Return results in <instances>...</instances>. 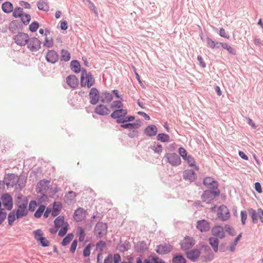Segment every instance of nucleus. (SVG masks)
Segmentation results:
<instances>
[{"label": "nucleus", "instance_id": "obj_33", "mask_svg": "<svg viewBox=\"0 0 263 263\" xmlns=\"http://www.w3.org/2000/svg\"><path fill=\"white\" fill-rule=\"evenodd\" d=\"M71 58V54L68 51L62 49L60 52V60L63 62H68Z\"/></svg>", "mask_w": 263, "mask_h": 263}, {"label": "nucleus", "instance_id": "obj_62", "mask_svg": "<svg viewBox=\"0 0 263 263\" xmlns=\"http://www.w3.org/2000/svg\"><path fill=\"white\" fill-rule=\"evenodd\" d=\"M218 186H219V183H218V181L216 180V183H215V184L214 183H210V184L208 185V186H206V187L210 189L209 190H219Z\"/></svg>", "mask_w": 263, "mask_h": 263}, {"label": "nucleus", "instance_id": "obj_14", "mask_svg": "<svg viewBox=\"0 0 263 263\" xmlns=\"http://www.w3.org/2000/svg\"><path fill=\"white\" fill-rule=\"evenodd\" d=\"M195 245V241L192 237L185 236L181 242V249L183 251H187Z\"/></svg>", "mask_w": 263, "mask_h": 263}, {"label": "nucleus", "instance_id": "obj_49", "mask_svg": "<svg viewBox=\"0 0 263 263\" xmlns=\"http://www.w3.org/2000/svg\"><path fill=\"white\" fill-rule=\"evenodd\" d=\"M211 183H216V180L211 177H206L203 179V184L204 186H208Z\"/></svg>", "mask_w": 263, "mask_h": 263}, {"label": "nucleus", "instance_id": "obj_26", "mask_svg": "<svg viewBox=\"0 0 263 263\" xmlns=\"http://www.w3.org/2000/svg\"><path fill=\"white\" fill-rule=\"evenodd\" d=\"M135 250L137 253H144L148 250V246L144 241H139L135 245Z\"/></svg>", "mask_w": 263, "mask_h": 263}, {"label": "nucleus", "instance_id": "obj_21", "mask_svg": "<svg viewBox=\"0 0 263 263\" xmlns=\"http://www.w3.org/2000/svg\"><path fill=\"white\" fill-rule=\"evenodd\" d=\"M197 228L201 232H205L210 229V223L204 219L198 220L197 222Z\"/></svg>", "mask_w": 263, "mask_h": 263}, {"label": "nucleus", "instance_id": "obj_35", "mask_svg": "<svg viewBox=\"0 0 263 263\" xmlns=\"http://www.w3.org/2000/svg\"><path fill=\"white\" fill-rule=\"evenodd\" d=\"M172 263H186V260L181 254H175L172 258Z\"/></svg>", "mask_w": 263, "mask_h": 263}, {"label": "nucleus", "instance_id": "obj_6", "mask_svg": "<svg viewBox=\"0 0 263 263\" xmlns=\"http://www.w3.org/2000/svg\"><path fill=\"white\" fill-rule=\"evenodd\" d=\"M95 235L98 238H101L107 232V225L103 222H98L95 228Z\"/></svg>", "mask_w": 263, "mask_h": 263}, {"label": "nucleus", "instance_id": "obj_53", "mask_svg": "<svg viewBox=\"0 0 263 263\" xmlns=\"http://www.w3.org/2000/svg\"><path fill=\"white\" fill-rule=\"evenodd\" d=\"M43 45L47 48H51L53 45V41L52 38L50 40L48 37H46L43 43Z\"/></svg>", "mask_w": 263, "mask_h": 263}, {"label": "nucleus", "instance_id": "obj_4", "mask_svg": "<svg viewBox=\"0 0 263 263\" xmlns=\"http://www.w3.org/2000/svg\"><path fill=\"white\" fill-rule=\"evenodd\" d=\"M166 161L173 166H177L181 163V160L179 155L173 153H166L164 156Z\"/></svg>", "mask_w": 263, "mask_h": 263}, {"label": "nucleus", "instance_id": "obj_57", "mask_svg": "<svg viewBox=\"0 0 263 263\" xmlns=\"http://www.w3.org/2000/svg\"><path fill=\"white\" fill-rule=\"evenodd\" d=\"M11 26H15L19 30H22V24L18 20H13L11 23Z\"/></svg>", "mask_w": 263, "mask_h": 263}, {"label": "nucleus", "instance_id": "obj_24", "mask_svg": "<svg viewBox=\"0 0 263 263\" xmlns=\"http://www.w3.org/2000/svg\"><path fill=\"white\" fill-rule=\"evenodd\" d=\"M112 99V94L107 91H102L100 94V101L103 103H109Z\"/></svg>", "mask_w": 263, "mask_h": 263}, {"label": "nucleus", "instance_id": "obj_63", "mask_svg": "<svg viewBox=\"0 0 263 263\" xmlns=\"http://www.w3.org/2000/svg\"><path fill=\"white\" fill-rule=\"evenodd\" d=\"M114 261L113 256L111 254H109L105 258L103 263H112Z\"/></svg>", "mask_w": 263, "mask_h": 263}, {"label": "nucleus", "instance_id": "obj_39", "mask_svg": "<svg viewBox=\"0 0 263 263\" xmlns=\"http://www.w3.org/2000/svg\"><path fill=\"white\" fill-rule=\"evenodd\" d=\"M220 46L226 49L230 54L232 55L236 54V50L231 47L228 44L226 43H221Z\"/></svg>", "mask_w": 263, "mask_h": 263}, {"label": "nucleus", "instance_id": "obj_41", "mask_svg": "<svg viewBox=\"0 0 263 263\" xmlns=\"http://www.w3.org/2000/svg\"><path fill=\"white\" fill-rule=\"evenodd\" d=\"M12 15L15 18L22 17L24 15L23 8L19 7H16L13 11Z\"/></svg>", "mask_w": 263, "mask_h": 263}, {"label": "nucleus", "instance_id": "obj_17", "mask_svg": "<svg viewBox=\"0 0 263 263\" xmlns=\"http://www.w3.org/2000/svg\"><path fill=\"white\" fill-rule=\"evenodd\" d=\"M185 254L187 258L193 262H195L200 255V251L197 249H194L191 251H186Z\"/></svg>", "mask_w": 263, "mask_h": 263}, {"label": "nucleus", "instance_id": "obj_36", "mask_svg": "<svg viewBox=\"0 0 263 263\" xmlns=\"http://www.w3.org/2000/svg\"><path fill=\"white\" fill-rule=\"evenodd\" d=\"M206 41L208 45L212 49H214V48L218 49L220 47L221 43H219L218 42L214 41L209 37H207L206 38Z\"/></svg>", "mask_w": 263, "mask_h": 263}, {"label": "nucleus", "instance_id": "obj_9", "mask_svg": "<svg viewBox=\"0 0 263 263\" xmlns=\"http://www.w3.org/2000/svg\"><path fill=\"white\" fill-rule=\"evenodd\" d=\"M41 41L35 37L28 38L27 48L32 52L38 51L41 48Z\"/></svg>", "mask_w": 263, "mask_h": 263}, {"label": "nucleus", "instance_id": "obj_12", "mask_svg": "<svg viewBox=\"0 0 263 263\" xmlns=\"http://www.w3.org/2000/svg\"><path fill=\"white\" fill-rule=\"evenodd\" d=\"M173 249V246L169 243H164L156 246V251L160 255H164L170 253Z\"/></svg>", "mask_w": 263, "mask_h": 263}, {"label": "nucleus", "instance_id": "obj_28", "mask_svg": "<svg viewBox=\"0 0 263 263\" xmlns=\"http://www.w3.org/2000/svg\"><path fill=\"white\" fill-rule=\"evenodd\" d=\"M127 111L126 109H123L122 108L119 109L114 110L110 115V117L113 119L119 117H125L127 115Z\"/></svg>", "mask_w": 263, "mask_h": 263}, {"label": "nucleus", "instance_id": "obj_32", "mask_svg": "<svg viewBox=\"0 0 263 263\" xmlns=\"http://www.w3.org/2000/svg\"><path fill=\"white\" fill-rule=\"evenodd\" d=\"M2 9L5 13H9L13 11V4L10 2H6L2 4Z\"/></svg>", "mask_w": 263, "mask_h": 263}, {"label": "nucleus", "instance_id": "obj_7", "mask_svg": "<svg viewBox=\"0 0 263 263\" xmlns=\"http://www.w3.org/2000/svg\"><path fill=\"white\" fill-rule=\"evenodd\" d=\"M248 212L253 223H257L258 219L263 223V210L261 208L258 209L257 211L251 208L249 209Z\"/></svg>", "mask_w": 263, "mask_h": 263}, {"label": "nucleus", "instance_id": "obj_5", "mask_svg": "<svg viewBox=\"0 0 263 263\" xmlns=\"http://www.w3.org/2000/svg\"><path fill=\"white\" fill-rule=\"evenodd\" d=\"M95 84V79L92 73L89 72L86 76H83L80 78V85L81 87L87 86V88H90Z\"/></svg>", "mask_w": 263, "mask_h": 263}, {"label": "nucleus", "instance_id": "obj_2", "mask_svg": "<svg viewBox=\"0 0 263 263\" xmlns=\"http://www.w3.org/2000/svg\"><path fill=\"white\" fill-rule=\"evenodd\" d=\"M179 155L182 159L186 162L190 166H194L196 171L199 170V167L195 165V160L193 157L191 155H187V153L183 147H180L178 149Z\"/></svg>", "mask_w": 263, "mask_h": 263}, {"label": "nucleus", "instance_id": "obj_31", "mask_svg": "<svg viewBox=\"0 0 263 263\" xmlns=\"http://www.w3.org/2000/svg\"><path fill=\"white\" fill-rule=\"evenodd\" d=\"M28 201L26 198H24L21 201H16L15 204L19 210L28 211L27 209Z\"/></svg>", "mask_w": 263, "mask_h": 263}, {"label": "nucleus", "instance_id": "obj_55", "mask_svg": "<svg viewBox=\"0 0 263 263\" xmlns=\"http://www.w3.org/2000/svg\"><path fill=\"white\" fill-rule=\"evenodd\" d=\"M106 245L105 242L102 240H100L96 244V250H99L100 251H103V248L105 247Z\"/></svg>", "mask_w": 263, "mask_h": 263}, {"label": "nucleus", "instance_id": "obj_58", "mask_svg": "<svg viewBox=\"0 0 263 263\" xmlns=\"http://www.w3.org/2000/svg\"><path fill=\"white\" fill-rule=\"evenodd\" d=\"M77 245H78V240L77 239L73 240L71 244V246H70V250H69L70 252L71 253H74L75 252Z\"/></svg>", "mask_w": 263, "mask_h": 263}, {"label": "nucleus", "instance_id": "obj_16", "mask_svg": "<svg viewBox=\"0 0 263 263\" xmlns=\"http://www.w3.org/2000/svg\"><path fill=\"white\" fill-rule=\"evenodd\" d=\"M45 59L47 62L54 64L58 61L59 55L54 50H48L45 56Z\"/></svg>", "mask_w": 263, "mask_h": 263}, {"label": "nucleus", "instance_id": "obj_46", "mask_svg": "<svg viewBox=\"0 0 263 263\" xmlns=\"http://www.w3.org/2000/svg\"><path fill=\"white\" fill-rule=\"evenodd\" d=\"M68 227H69V224H68V222H66V223H65V224L64 226H63V227L60 230L59 233H58L59 236H60L61 237L64 236L67 233Z\"/></svg>", "mask_w": 263, "mask_h": 263}, {"label": "nucleus", "instance_id": "obj_56", "mask_svg": "<svg viewBox=\"0 0 263 263\" xmlns=\"http://www.w3.org/2000/svg\"><path fill=\"white\" fill-rule=\"evenodd\" d=\"M82 1L85 3L88 7L91 10H96V6L90 0H82Z\"/></svg>", "mask_w": 263, "mask_h": 263}, {"label": "nucleus", "instance_id": "obj_42", "mask_svg": "<svg viewBox=\"0 0 263 263\" xmlns=\"http://www.w3.org/2000/svg\"><path fill=\"white\" fill-rule=\"evenodd\" d=\"M95 246V245L92 243L88 244L84 249L83 251V255L85 257H88L90 254L91 249Z\"/></svg>", "mask_w": 263, "mask_h": 263}, {"label": "nucleus", "instance_id": "obj_52", "mask_svg": "<svg viewBox=\"0 0 263 263\" xmlns=\"http://www.w3.org/2000/svg\"><path fill=\"white\" fill-rule=\"evenodd\" d=\"M39 27V23L37 22L34 21L31 23L29 25V29L32 32H35Z\"/></svg>", "mask_w": 263, "mask_h": 263}, {"label": "nucleus", "instance_id": "obj_48", "mask_svg": "<svg viewBox=\"0 0 263 263\" xmlns=\"http://www.w3.org/2000/svg\"><path fill=\"white\" fill-rule=\"evenodd\" d=\"M20 18L21 19L22 23L25 25H27L31 20L30 15L27 13H24V15H22Z\"/></svg>", "mask_w": 263, "mask_h": 263}, {"label": "nucleus", "instance_id": "obj_13", "mask_svg": "<svg viewBox=\"0 0 263 263\" xmlns=\"http://www.w3.org/2000/svg\"><path fill=\"white\" fill-rule=\"evenodd\" d=\"M3 206L6 210L10 211L13 208V200L11 195L8 193L3 194L1 197Z\"/></svg>", "mask_w": 263, "mask_h": 263}, {"label": "nucleus", "instance_id": "obj_19", "mask_svg": "<svg viewBox=\"0 0 263 263\" xmlns=\"http://www.w3.org/2000/svg\"><path fill=\"white\" fill-rule=\"evenodd\" d=\"M86 212L82 208H79L74 212L73 218L77 222H81L85 219Z\"/></svg>", "mask_w": 263, "mask_h": 263}, {"label": "nucleus", "instance_id": "obj_20", "mask_svg": "<svg viewBox=\"0 0 263 263\" xmlns=\"http://www.w3.org/2000/svg\"><path fill=\"white\" fill-rule=\"evenodd\" d=\"M183 178L185 180H187L192 182L196 179L197 175L192 170H186L183 173Z\"/></svg>", "mask_w": 263, "mask_h": 263}, {"label": "nucleus", "instance_id": "obj_11", "mask_svg": "<svg viewBox=\"0 0 263 263\" xmlns=\"http://www.w3.org/2000/svg\"><path fill=\"white\" fill-rule=\"evenodd\" d=\"M89 102L92 105L97 104L100 100V95L99 90L96 87L90 89L89 93Z\"/></svg>", "mask_w": 263, "mask_h": 263}, {"label": "nucleus", "instance_id": "obj_27", "mask_svg": "<svg viewBox=\"0 0 263 263\" xmlns=\"http://www.w3.org/2000/svg\"><path fill=\"white\" fill-rule=\"evenodd\" d=\"M212 234L220 238H222L225 236V233L222 227L220 226H216L212 229Z\"/></svg>", "mask_w": 263, "mask_h": 263}, {"label": "nucleus", "instance_id": "obj_50", "mask_svg": "<svg viewBox=\"0 0 263 263\" xmlns=\"http://www.w3.org/2000/svg\"><path fill=\"white\" fill-rule=\"evenodd\" d=\"M15 214L17 219H20L23 217L26 216L28 214V211L17 210L15 211Z\"/></svg>", "mask_w": 263, "mask_h": 263}, {"label": "nucleus", "instance_id": "obj_60", "mask_svg": "<svg viewBox=\"0 0 263 263\" xmlns=\"http://www.w3.org/2000/svg\"><path fill=\"white\" fill-rule=\"evenodd\" d=\"M226 231L231 236H234L235 235L234 229L229 224L225 225L224 227Z\"/></svg>", "mask_w": 263, "mask_h": 263}, {"label": "nucleus", "instance_id": "obj_64", "mask_svg": "<svg viewBox=\"0 0 263 263\" xmlns=\"http://www.w3.org/2000/svg\"><path fill=\"white\" fill-rule=\"evenodd\" d=\"M114 262L119 263L121 261V256L119 254L116 253L113 256Z\"/></svg>", "mask_w": 263, "mask_h": 263}, {"label": "nucleus", "instance_id": "obj_30", "mask_svg": "<svg viewBox=\"0 0 263 263\" xmlns=\"http://www.w3.org/2000/svg\"><path fill=\"white\" fill-rule=\"evenodd\" d=\"M70 67L71 69L76 73H78L81 71L80 63L78 60L71 61Z\"/></svg>", "mask_w": 263, "mask_h": 263}, {"label": "nucleus", "instance_id": "obj_18", "mask_svg": "<svg viewBox=\"0 0 263 263\" xmlns=\"http://www.w3.org/2000/svg\"><path fill=\"white\" fill-rule=\"evenodd\" d=\"M94 112L100 116H106L110 113V110L106 105L99 104L96 107Z\"/></svg>", "mask_w": 263, "mask_h": 263}, {"label": "nucleus", "instance_id": "obj_43", "mask_svg": "<svg viewBox=\"0 0 263 263\" xmlns=\"http://www.w3.org/2000/svg\"><path fill=\"white\" fill-rule=\"evenodd\" d=\"M46 206L44 204H41L40 205V206L38 208L37 210L35 211L34 216L36 218H40L42 215H43L45 210Z\"/></svg>", "mask_w": 263, "mask_h": 263}, {"label": "nucleus", "instance_id": "obj_15", "mask_svg": "<svg viewBox=\"0 0 263 263\" xmlns=\"http://www.w3.org/2000/svg\"><path fill=\"white\" fill-rule=\"evenodd\" d=\"M217 215L222 221L227 220L230 216L228 208L224 205H221L218 208Z\"/></svg>", "mask_w": 263, "mask_h": 263}, {"label": "nucleus", "instance_id": "obj_22", "mask_svg": "<svg viewBox=\"0 0 263 263\" xmlns=\"http://www.w3.org/2000/svg\"><path fill=\"white\" fill-rule=\"evenodd\" d=\"M67 84L72 88H76L79 85L78 79L74 75H69L66 78Z\"/></svg>", "mask_w": 263, "mask_h": 263}, {"label": "nucleus", "instance_id": "obj_8", "mask_svg": "<svg viewBox=\"0 0 263 263\" xmlns=\"http://www.w3.org/2000/svg\"><path fill=\"white\" fill-rule=\"evenodd\" d=\"M35 239L39 244L43 247H48L49 245V241L43 237V233L41 230L37 229L33 232Z\"/></svg>", "mask_w": 263, "mask_h": 263}, {"label": "nucleus", "instance_id": "obj_25", "mask_svg": "<svg viewBox=\"0 0 263 263\" xmlns=\"http://www.w3.org/2000/svg\"><path fill=\"white\" fill-rule=\"evenodd\" d=\"M141 125V121L140 119L137 120L135 123H128L125 124H122L120 126L124 128L129 129H137Z\"/></svg>", "mask_w": 263, "mask_h": 263}, {"label": "nucleus", "instance_id": "obj_34", "mask_svg": "<svg viewBox=\"0 0 263 263\" xmlns=\"http://www.w3.org/2000/svg\"><path fill=\"white\" fill-rule=\"evenodd\" d=\"M210 245L212 247L214 251L217 252L218 250L219 240L216 237H210L209 238Z\"/></svg>", "mask_w": 263, "mask_h": 263}, {"label": "nucleus", "instance_id": "obj_59", "mask_svg": "<svg viewBox=\"0 0 263 263\" xmlns=\"http://www.w3.org/2000/svg\"><path fill=\"white\" fill-rule=\"evenodd\" d=\"M37 205V203L35 200H31L29 204V210L31 212L34 211L36 206Z\"/></svg>", "mask_w": 263, "mask_h": 263}, {"label": "nucleus", "instance_id": "obj_1", "mask_svg": "<svg viewBox=\"0 0 263 263\" xmlns=\"http://www.w3.org/2000/svg\"><path fill=\"white\" fill-rule=\"evenodd\" d=\"M220 195L219 190H205L201 196V199L203 202L206 203H211L214 199Z\"/></svg>", "mask_w": 263, "mask_h": 263}, {"label": "nucleus", "instance_id": "obj_29", "mask_svg": "<svg viewBox=\"0 0 263 263\" xmlns=\"http://www.w3.org/2000/svg\"><path fill=\"white\" fill-rule=\"evenodd\" d=\"M37 6L39 10L47 12L49 7L47 0H39L37 3Z\"/></svg>", "mask_w": 263, "mask_h": 263}, {"label": "nucleus", "instance_id": "obj_54", "mask_svg": "<svg viewBox=\"0 0 263 263\" xmlns=\"http://www.w3.org/2000/svg\"><path fill=\"white\" fill-rule=\"evenodd\" d=\"M241 222L242 225H245L246 223L247 218V213L246 211H242L240 213Z\"/></svg>", "mask_w": 263, "mask_h": 263}, {"label": "nucleus", "instance_id": "obj_40", "mask_svg": "<svg viewBox=\"0 0 263 263\" xmlns=\"http://www.w3.org/2000/svg\"><path fill=\"white\" fill-rule=\"evenodd\" d=\"M73 234L72 233H68L62 240L61 245L66 246L73 239Z\"/></svg>", "mask_w": 263, "mask_h": 263}, {"label": "nucleus", "instance_id": "obj_51", "mask_svg": "<svg viewBox=\"0 0 263 263\" xmlns=\"http://www.w3.org/2000/svg\"><path fill=\"white\" fill-rule=\"evenodd\" d=\"M122 100H117L112 102L110 105V108L114 109L115 108H121L123 107V104L122 103Z\"/></svg>", "mask_w": 263, "mask_h": 263}, {"label": "nucleus", "instance_id": "obj_61", "mask_svg": "<svg viewBox=\"0 0 263 263\" xmlns=\"http://www.w3.org/2000/svg\"><path fill=\"white\" fill-rule=\"evenodd\" d=\"M62 207V203L59 201H55L53 203V210L60 211Z\"/></svg>", "mask_w": 263, "mask_h": 263}, {"label": "nucleus", "instance_id": "obj_23", "mask_svg": "<svg viewBox=\"0 0 263 263\" xmlns=\"http://www.w3.org/2000/svg\"><path fill=\"white\" fill-rule=\"evenodd\" d=\"M158 128L156 125L152 124L148 125L144 129V133L148 137H153L156 135Z\"/></svg>", "mask_w": 263, "mask_h": 263}, {"label": "nucleus", "instance_id": "obj_10", "mask_svg": "<svg viewBox=\"0 0 263 263\" xmlns=\"http://www.w3.org/2000/svg\"><path fill=\"white\" fill-rule=\"evenodd\" d=\"M29 36L28 34L22 32H18L17 34L15 35L13 39L15 43L21 46H25L28 41Z\"/></svg>", "mask_w": 263, "mask_h": 263}, {"label": "nucleus", "instance_id": "obj_44", "mask_svg": "<svg viewBox=\"0 0 263 263\" xmlns=\"http://www.w3.org/2000/svg\"><path fill=\"white\" fill-rule=\"evenodd\" d=\"M146 261L147 263H165L162 259L155 256H152L151 259L146 258Z\"/></svg>", "mask_w": 263, "mask_h": 263}, {"label": "nucleus", "instance_id": "obj_38", "mask_svg": "<svg viewBox=\"0 0 263 263\" xmlns=\"http://www.w3.org/2000/svg\"><path fill=\"white\" fill-rule=\"evenodd\" d=\"M157 140L162 142H167L170 141V136L164 133H160L157 135Z\"/></svg>", "mask_w": 263, "mask_h": 263}, {"label": "nucleus", "instance_id": "obj_37", "mask_svg": "<svg viewBox=\"0 0 263 263\" xmlns=\"http://www.w3.org/2000/svg\"><path fill=\"white\" fill-rule=\"evenodd\" d=\"M54 223L55 227L58 229L64 226L66 222L64 221V216H59L55 219Z\"/></svg>", "mask_w": 263, "mask_h": 263}, {"label": "nucleus", "instance_id": "obj_3", "mask_svg": "<svg viewBox=\"0 0 263 263\" xmlns=\"http://www.w3.org/2000/svg\"><path fill=\"white\" fill-rule=\"evenodd\" d=\"M50 181L43 179L40 180L37 184L36 191L38 194L42 195V197L48 198V196L45 194L49 189L50 186Z\"/></svg>", "mask_w": 263, "mask_h": 263}, {"label": "nucleus", "instance_id": "obj_47", "mask_svg": "<svg viewBox=\"0 0 263 263\" xmlns=\"http://www.w3.org/2000/svg\"><path fill=\"white\" fill-rule=\"evenodd\" d=\"M151 148L154 153L160 154L163 150L162 146L160 143L155 144L152 146Z\"/></svg>", "mask_w": 263, "mask_h": 263}, {"label": "nucleus", "instance_id": "obj_45", "mask_svg": "<svg viewBox=\"0 0 263 263\" xmlns=\"http://www.w3.org/2000/svg\"><path fill=\"white\" fill-rule=\"evenodd\" d=\"M16 217L15 214V211H13L12 212H10L8 216V224L9 226H12L13 223L14 222V221L16 220Z\"/></svg>", "mask_w": 263, "mask_h": 263}]
</instances>
